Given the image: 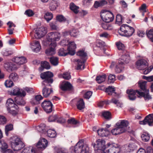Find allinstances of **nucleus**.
<instances>
[{"mask_svg":"<svg viewBox=\"0 0 153 153\" xmlns=\"http://www.w3.org/2000/svg\"><path fill=\"white\" fill-rule=\"evenodd\" d=\"M71 153H88L90 151L87 144H84L83 140H80L74 146L71 147L70 149Z\"/></svg>","mask_w":153,"mask_h":153,"instance_id":"1","label":"nucleus"},{"mask_svg":"<svg viewBox=\"0 0 153 153\" xmlns=\"http://www.w3.org/2000/svg\"><path fill=\"white\" fill-rule=\"evenodd\" d=\"M10 142L11 148L15 151H19L25 146L24 143L16 136L12 137Z\"/></svg>","mask_w":153,"mask_h":153,"instance_id":"2","label":"nucleus"},{"mask_svg":"<svg viewBox=\"0 0 153 153\" xmlns=\"http://www.w3.org/2000/svg\"><path fill=\"white\" fill-rule=\"evenodd\" d=\"M6 105L8 112L13 116L16 115L18 112L19 107L17 105L14 103L12 99H8L7 101Z\"/></svg>","mask_w":153,"mask_h":153,"instance_id":"3","label":"nucleus"},{"mask_svg":"<svg viewBox=\"0 0 153 153\" xmlns=\"http://www.w3.org/2000/svg\"><path fill=\"white\" fill-rule=\"evenodd\" d=\"M135 31L134 28L126 24L122 25L119 31V34L121 36L129 37L131 36Z\"/></svg>","mask_w":153,"mask_h":153,"instance_id":"4","label":"nucleus"},{"mask_svg":"<svg viewBox=\"0 0 153 153\" xmlns=\"http://www.w3.org/2000/svg\"><path fill=\"white\" fill-rule=\"evenodd\" d=\"M130 60V57L128 54L122 55L121 57L119 59L118 63L116 66L115 71L117 73L121 72L123 69L122 65L128 63Z\"/></svg>","mask_w":153,"mask_h":153,"instance_id":"5","label":"nucleus"},{"mask_svg":"<svg viewBox=\"0 0 153 153\" xmlns=\"http://www.w3.org/2000/svg\"><path fill=\"white\" fill-rule=\"evenodd\" d=\"M53 76L52 73L48 71L42 73L40 77L42 79H44L42 83V85H50V83H52L53 81L52 79Z\"/></svg>","mask_w":153,"mask_h":153,"instance_id":"6","label":"nucleus"},{"mask_svg":"<svg viewBox=\"0 0 153 153\" xmlns=\"http://www.w3.org/2000/svg\"><path fill=\"white\" fill-rule=\"evenodd\" d=\"M76 55L79 56L82 60V61H81L80 59H77L76 61L77 62V69L78 70L81 69V67L82 66H83V68L84 69V63L85 61V59L87 56V53L84 50H82L78 51L77 52Z\"/></svg>","mask_w":153,"mask_h":153,"instance_id":"7","label":"nucleus"},{"mask_svg":"<svg viewBox=\"0 0 153 153\" xmlns=\"http://www.w3.org/2000/svg\"><path fill=\"white\" fill-rule=\"evenodd\" d=\"M100 13L101 18L105 22H110L114 20V15L111 12L105 10H102Z\"/></svg>","mask_w":153,"mask_h":153,"instance_id":"8","label":"nucleus"},{"mask_svg":"<svg viewBox=\"0 0 153 153\" xmlns=\"http://www.w3.org/2000/svg\"><path fill=\"white\" fill-rule=\"evenodd\" d=\"M120 151V149L118 144L115 143L107 144V148L105 150V153H118Z\"/></svg>","mask_w":153,"mask_h":153,"instance_id":"9","label":"nucleus"},{"mask_svg":"<svg viewBox=\"0 0 153 153\" xmlns=\"http://www.w3.org/2000/svg\"><path fill=\"white\" fill-rule=\"evenodd\" d=\"M41 106L43 109L47 113H50L52 111L53 105L50 100H45L42 103Z\"/></svg>","mask_w":153,"mask_h":153,"instance_id":"10","label":"nucleus"},{"mask_svg":"<svg viewBox=\"0 0 153 153\" xmlns=\"http://www.w3.org/2000/svg\"><path fill=\"white\" fill-rule=\"evenodd\" d=\"M60 37L59 33L57 32H52L49 33L47 36V39L48 41L54 42L59 41Z\"/></svg>","mask_w":153,"mask_h":153,"instance_id":"11","label":"nucleus"},{"mask_svg":"<svg viewBox=\"0 0 153 153\" xmlns=\"http://www.w3.org/2000/svg\"><path fill=\"white\" fill-rule=\"evenodd\" d=\"M137 68L140 70H144L148 68V64L146 60L143 59L138 60L136 62Z\"/></svg>","mask_w":153,"mask_h":153,"instance_id":"12","label":"nucleus"},{"mask_svg":"<svg viewBox=\"0 0 153 153\" xmlns=\"http://www.w3.org/2000/svg\"><path fill=\"white\" fill-rule=\"evenodd\" d=\"M35 36L38 39H40L43 37L47 33L45 28L42 27L37 28L35 30Z\"/></svg>","mask_w":153,"mask_h":153,"instance_id":"13","label":"nucleus"},{"mask_svg":"<svg viewBox=\"0 0 153 153\" xmlns=\"http://www.w3.org/2000/svg\"><path fill=\"white\" fill-rule=\"evenodd\" d=\"M94 148L95 147L101 149L105 150L107 148V145H105V140L102 139H99L96 141V144L93 145Z\"/></svg>","mask_w":153,"mask_h":153,"instance_id":"14","label":"nucleus"},{"mask_svg":"<svg viewBox=\"0 0 153 153\" xmlns=\"http://www.w3.org/2000/svg\"><path fill=\"white\" fill-rule=\"evenodd\" d=\"M148 123L149 126H151L153 123V114H150L146 116L142 121H139V124L145 125Z\"/></svg>","mask_w":153,"mask_h":153,"instance_id":"15","label":"nucleus"},{"mask_svg":"<svg viewBox=\"0 0 153 153\" xmlns=\"http://www.w3.org/2000/svg\"><path fill=\"white\" fill-rule=\"evenodd\" d=\"M138 95V97H143L145 100H149L152 99L151 96L149 94V90H146L144 92H141L138 90H136Z\"/></svg>","mask_w":153,"mask_h":153,"instance_id":"16","label":"nucleus"},{"mask_svg":"<svg viewBox=\"0 0 153 153\" xmlns=\"http://www.w3.org/2000/svg\"><path fill=\"white\" fill-rule=\"evenodd\" d=\"M48 144L47 140L45 138H42L40 139L36 144V147L39 150H42L45 149Z\"/></svg>","mask_w":153,"mask_h":153,"instance_id":"17","label":"nucleus"},{"mask_svg":"<svg viewBox=\"0 0 153 153\" xmlns=\"http://www.w3.org/2000/svg\"><path fill=\"white\" fill-rule=\"evenodd\" d=\"M115 89L114 87L109 86L105 89V92L109 95L115 97L117 98L120 97V94L115 92Z\"/></svg>","mask_w":153,"mask_h":153,"instance_id":"18","label":"nucleus"},{"mask_svg":"<svg viewBox=\"0 0 153 153\" xmlns=\"http://www.w3.org/2000/svg\"><path fill=\"white\" fill-rule=\"evenodd\" d=\"M60 88L64 91H71L74 90L72 84L68 81L62 83L60 86Z\"/></svg>","mask_w":153,"mask_h":153,"instance_id":"19","label":"nucleus"},{"mask_svg":"<svg viewBox=\"0 0 153 153\" xmlns=\"http://www.w3.org/2000/svg\"><path fill=\"white\" fill-rule=\"evenodd\" d=\"M56 46V42H51L49 45V48L46 49L45 53L48 55H51L55 53V48Z\"/></svg>","mask_w":153,"mask_h":153,"instance_id":"20","label":"nucleus"},{"mask_svg":"<svg viewBox=\"0 0 153 153\" xmlns=\"http://www.w3.org/2000/svg\"><path fill=\"white\" fill-rule=\"evenodd\" d=\"M128 124V122L125 120H120L116 124V126H118L121 129L124 130V132L126 131V128Z\"/></svg>","mask_w":153,"mask_h":153,"instance_id":"21","label":"nucleus"},{"mask_svg":"<svg viewBox=\"0 0 153 153\" xmlns=\"http://www.w3.org/2000/svg\"><path fill=\"white\" fill-rule=\"evenodd\" d=\"M76 48V45L74 42H70L68 45L67 48L69 54L74 55L75 54V49Z\"/></svg>","mask_w":153,"mask_h":153,"instance_id":"22","label":"nucleus"},{"mask_svg":"<svg viewBox=\"0 0 153 153\" xmlns=\"http://www.w3.org/2000/svg\"><path fill=\"white\" fill-rule=\"evenodd\" d=\"M11 93L13 95L17 96V97L23 96L25 97L26 93L22 89L20 90L18 88H14L11 92Z\"/></svg>","mask_w":153,"mask_h":153,"instance_id":"23","label":"nucleus"},{"mask_svg":"<svg viewBox=\"0 0 153 153\" xmlns=\"http://www.w3.org/2000/svg\"><path fill=\"white\" fill-rule=\"evenodd\" d=\"M44 87L42 90V94L43 96L45 98L48 97L50 94L53 92L52 88H49L46 86L47 85H43Z\"/></svg>","mask_w":153,"mask_h":153,"instance_id":"24","label":"nucleus"},{"mask_svg":"<svg viewBox=\"0 0 153 153\" xmlns=\"http://www.w3.org/2000/svg\"><path fill=\"white\" fill-rule=\"evenodd\" d=\"M98 135L101 137H107L110 134V132L106 128H101L97 130Z\"/></svg>","mask_w":153,"mask_h":153,"instance_id":"25","label":"nucleus"},{"mask_svg":"<svg viewBox=\"0 0 153 153\" xmlns=\"http://www.w3.org/2000/svg\"><path fill=\"white\" fill-rule=\"evenodd\" d=\"M4 68L8 71H12L16 69L15 65L12 62H7L4 64Z\"/></svg>","mask_w":153,"mask_h":153,"instance_id":"26","label":"nucleus"},{"mask_svg":"<svg viewBox=\"0 0 153 153\" xmlns=\"http://www.w3.org/2000/svg\"><path fill=\"white\" fill-rule=\"evenodd\" d=\"M23 96L17 97L15 98V101L18 105H24L25 103V101L23 98Z\"/></svg>","mask_w":153,"mask_h":153,"instance_id":"27","label":"nucleus"},{"mask_svg":"<svg viewBox=\"0 0 153 153\" xmlns=\"http://www.w3.org/2000/svg\"><path fill=\"white\" fill-rule=\"evenodd\" d=\"M32 45L34 47L33 51L36 52H39L41 48V46L40 43L37 41H35Z\"/></svg>","mask_w":153,"mask_h":153,"instance_id":"28","label":"nucleus"},{"mask_svg":"<svg viewBox=\"0 0 153 153\" xmlns=\"http://www.w3.org/2000/svg\"><path fill=\"white\" fill-rule=\"evenodd\" d=\"M124 130L121 129L118 126L114 128L113 129L111 130V133L112 134L116 135L118 134H120L124 132Z\"/></svg>","mask_w":153,"mask_h":153,"instance_id":"29","label":"nucleus"},{"mask_svg":"<svg viewBox=\"0 0 153 153\" xmlns=\"http://www.w3.org/2000/svg\"><path fill=\"white\" fill-rule=\"evenodd\" d=\"M77 108L81 110L85 107V103L82 99H80L77 102L76 104Z\"/></svg>","mask_w":153,"mask_h":153,"instance_id":"30","label":"nucleus"},{"mask_svg":"<svg viewBox=\"0 0 153 153\" xmlns=\"http://www.w3.org/2000/svg\"><path fill=\"white\" fill-rule=\"evenodd\" d=\"M70 8L75 14L78 13L79 12V7L73 2L70 3Z\"/></svg>","mask_w":153,"mask_h":153,"instance_id":"31","label":"nucleus"},{"mask_svg":"<svg viewBox=\"0 0 153 153\" xmlns=\"http://www.w3.org/2000/svg\"><path fill=\"white\" fill-rule=\"evenodd\" d=\"M21 153H36V152L33 147L30 146L25 148Z\"/></svg>","mask_w":153,"mask_h":153,"instance_id":"32","label":"nucleus"},{"mask_svg":"<svg viewBox=\"0 0 153 153\" xmlns=\"http://www.w3.org/2000/svg\"><path fill=\"white\" fill-rule=\"evenodd\" d=\"M96 45L97 47L96 48H99L101 50V51L103 52L104 53L105 51V49L104 48V47L105 45V43L101 41H99L97 42Z\"/></svg>","mask_w":153,"mask_h":153,"instance_id":"33","label":"nucleus"},{"mask_svg":"<svg viewBox=\"0 0 153 153\" xmlns=\"http://www.w3.org/2000/svg\"><path fill=\"white\" fill-rule=\"evenodd\" d=\"M58 3L57 1L52 0L50 4V10L52 11L55 10L58 7Z\"/></svg>","mask_w":153,"mask_h":153,"instance_id":"34","label":"nucleus"},{"mask_svg":"<svg viewBox=\"0 0 153 153\" xmlns=\"http://www.w3.org/2000/svg\"><path fill=\"white\" fill-rule=\"evenodd\" d=\"M108 23L104 22L101 23V25L104 29L108 30H111L112 29V26Z\"/></svg>","mask_w":153,"mask_h":153,"instance_id":"35","label":"nucleus"},{"mask_svg":"<svg viewBox=\"0 0 153 153\" xmlns=\"http://www.w3.org/2000/svg\"><path fill=\"white\" fill-rule=\"evenodd\" d=\"M106 78V76L104 74L102 75H99L97 76L96 80L97 82L101 83L104 82Z\"/></svg>","mask_w":153,"mask_h":153,"instance_id":"36","label":"nucleus"},{"mask_svg":"<svg viewBox=\"0 0 153 153\" xmlns=\"http://www.w3.org/2000/svg\"><path fill=\"white\" fill-rule=\"evenodd\" d=\"M102 115L104 118L107 120H109L111 118V114L110 112L108 111L102 112Z\"/></svg>","mask_w":153,"mask_h":153,"instance_id":"37","label":"nucleus"},{"mask_svg":"<svg viewBox=\"0 0 153 153\" xmlns=\"http://www.w3.org/2000/svg\"><path fill=\"white\" fill-rule=\"evenodd\" d=\"M50 61L51 64L54 65H57L59 63L58 58L56 57L52 56L50 58Z\"/></svg>","mask_w":153,"mask_h":153,"instance_id":"38","label":"nucleus"},{"mask_svg":"<svg viewBox=\"0 0 153 153\" xmlns=\"http://www.w3.org/2000/svg\"><path fill=\"white\" fill-rule=\"evenodd\" d=\"M141 137L142 140L145 142L148 141L150 139V135L147 132H144L141 135Z\"/></svg>","mask_w":153,"mask_h":153,"instance_id":"39","label":"nucleus"},{"mask_svg":"<svg viewBox=\"0 0 153 153\" xmlns=\"http://www.w3.org/2000/svg\"><path fill=\"white\" fill-rule=\"evenodd\" d=\"M58 54L59 56H65L69 54L68 51L65 50L63 48H60L58 51Z\"/></svg>","mask_w":153,"mask_h":153,"instance_id":"40","label":"nucleus"},{"mask_svg":"<svg viewBox=\"0 0 153 153\" xmlns=\"http://www.w3.org/2000/svg\"><path fill=\"white\" fill-rule=\"evenodd\" d=\"M47 133L48 136L50 137L54 138L56 135L55 131L53 130L49 129L47 131Z\"/></svg>","mask_w":153,"mask_h":153,"instance_id":"41","label":"nucleus"},{"mask_svg":"<svg viewBox=\"0 0 153 153\" xmlns=\"http://www.w3.org/2000/svg\"><path fill=\"white\" fill-rule=\"evenodd\" d=\"M123 18L120 14H117L116 17L115 23L119 25H120L122 23Z\"/></svg>","mask_w":153,"mask_h":153,"instance_id":"42","label":"nucleus"},{"mask_svg":"<svg viewBox=\"0 0 153 153\" xmlns=\"http://www.w3.org/2000/svg\"><path fill=\"white\" fill-rule=\"evenodd\" d=\"M146 83L147 82L145 81L140 82L138 83L140 88L143 91H145L147 90L146 89Z\"/></svg>","mask_w":153,"mask_h":153,"instance_id":"43","label":"nucleus"},{"mask_svg":"<svg viewBox=\"0 0 153 153\" xmlns=\"http://www.w3.org/2000/svg\"><path fill=\"white\" fill-rule=\"evenodd\" d=\"M9 78L10 79L14 81H16L18 80V76L16 73H13L10 74Z\"/></svg>","mask_w":153,"mask_h":153,"instance_id":"44","label":"nucleus"},{"mask_svg":"<svg viewBox=\"0 0 153 153\" xmlns=\"http://www.w3.org/2000/svg\"><path fill=\"white\" fill-rule=\"evenodd\" d=\"M146 34L148 38L153 42V29H150L148 32L146 31Z\"/></svg>","mask_w":153,"mask_h":153,"instance_id":"45","label":"nucleus"},{"mask_svg":"<svg viewBox=\"0 0 153 153\" xmlns=\"http://www.w3.org/2000/svg\"><path fill=\"white\" fill-rule=\"evenodd\" d=\"M37 129L40 132H44L46 131L45 129V125L44 124H40L37 127Z\"/></svg>","mask_w":153,"mask_h":153,"instance_id":"46","label":"nucleus"},{"mask_svg":"<svg viewBox=\"0 0 153 153\" xmlns=\"http://www.w3.org/2000/svg\"><path fill=\"white\" fill-rule=\"evenodd\" d=\"M53 14L49 12H47L44 16L45 19L48 22H49L53 18Z\"/></svg>","mask_w":153,"mask_h":153,"instance_id":"47","label":"nucleus"},{"mask_svg":"<svg viewBox=\"0 0 153 153\" xmlns=\"http://www.w3.org/2000/svg\"><path fill=\"white\" fill-rule=\"evenodd\" d=\"M41 65L42 68L47 69H49L50 68L49 63L46 61L42 62Z\"/></svg>","mask_w":153,"mask_h":153,"instance_id":"48","label":"nucleus"},{"mask_svg":"<svg viewBox=\"0 0 153 153\" xmlns=\"http://www.w3.org/2000/svg\"><path fill=\"white\" fill-rule=\"evenodd\" d=\"M56 20L59 22H62L65 21L66 19L62 15L59 14L56 17Z\"/></svg>","mask_w":153,"mask_h":153,"instance_id":"49","label":"nucleus"},{"mask_svg":"<svg viewBox=\"0 0 153 153\" xmlns=\"http://www.w3.org/2000/svg\"><path fill=\"white\" fill-rule=\"evenodd\" d=\"M67 122L68 124L72 125H76L79 123V122L74 118H71L68 120Z\"/></svg>","mask_w":153,"mask_h":153,"instance_id":"50","label":"nucleus"},{"mask_svg":"<svg viewBox=\"0 0 153 153\" xmlns=\"http://www.w3.org/2000/svg\"><path fill=\"white\" fill-rule=\"evenodd\" d=\"M116 45L119 50L123 51L124 50V45L122 43L119 42L116 43Z\"/></svg>","mask_w":153,"mask_h":153,"instance_id":"51","label":"nucleus"},{"mask_svg":"<svg viewBox=\"0 0 153 153\" xmlns=\"http://www.w3.org/2000/svg\"><path fill=\"white\" fill-rule=\"evenodd\" d=\"M110 102L108 100H105L104 101H100L98 104V105L99 107H102L104 105H107L109 104Z\"/></svg>","mask_w":153,"mask_h":153,"instance_id":"52","label":"nucleus"},{"mask_svg":"<svg viewBox=\"0 0 153 153\" xmlns=\"http://www.w3.org/2000/svg\"><path fill=\"white\" fill-rule=\"evenodd\" d=\"M79 31L77 30L73 29L70 31V35L73 37H76L79 33Z\"/></svg>","mask_w":153,"mask_h":153,"instance_id":"53","label":"nucleus"},{"mask_svg":"<svg viewBox=\"0 0 153 153\" xmlns=\"http://www.w3.org/2000/svg\"><path fill=\"white\" fill-rule=\"evenodd\" d=\"M62 77L65 79H69L71 78V75L70 73L68 72H64L63 74Z\"/></svg>","mask_w":153,"mask_h":153,"instance_id":"54","label":"nucleus"},{"mask_svg":"<svg viewBox=\"0 0 153 153\" xmlns=\"http://www.w3.org/2000/svg\"><path fill=\"white\" fill-rule=\"evenodd\" d=\"M111 102L115 104L118 107H121L122 104L120 103L119 101L114 98H113L111 100Z\"/></svg>","mask_w":153,"mask_h":153,"instance_id":"55","label":"nucleus"},{"mask_svg":"<svg viewBox=\"0 0 153 153\" xmlns=\"http://www.w3.org/2000/svg\"><path fill=\"white\" fill-rule=\"evenodd\" d=\"M5 85L6 87L10 88L13 85V83L11 80H7L5 82Z\"/></svg>","mask_w":153,"mask_h":153,"instance_id":"56","label":"nucleus"},{"mask_svg":"<svg viewBox=\"0 0 153 153\" xmlns=\"http://www.w3.org/2000/svg\"><path fill=\"white\" fill-rule=\"evenodd\" d=\"M13 129V126L12 125H9L6 126L5 129V134L7 135H8V132Z\"/></svg>","mask_w":153,"mask_h":153,"instance_id":"57","label":"nucleus"},{"mask_svg":"<svg viewBox=\"0 0 153 153\" xmlns=\"http://www.w3.org/2000/svg\"><path fill=\"white\" fill-rule=\"evenodd\" d=\"M57 119V115H52L50 116L48 118V121L50 122L55 121Z\"/></svg>","mask_w":153,"mask_h":153,"instance_id":"58","label":"nucleus"},{"mask_svg":"<svg viewBox=\"0 0 153 153\" xmlns=\"http://www.w3.org/2000/svg\"><path fill=\"white\" fill-rule=\"evenodd\" d=\"M134 90L133 89L127 90L126 92L128 94V96L132 95H135L136 93H137L136 92V90Z\"/></svg>","mask_w":153,"mask_h":153,"instance_id":"59","label":"nucleus"},{"mask_svg":"<svg viewBox=\"0 0 153 153\" xmlns=\"http://www.w3.org/2000/svg\"><path fill=\"white\" fill-rule=\"evenodd\" d=\"M92 94V92L90 91H88L86 92L84 95V97L85 98L87 99H89Z\"/></svg>","mask_w":153,"mask_h":153,"instance_id":"60","label":"nucleus"},{"mask_svg":"<svg viewBox=\"0 0 153 153\" xmlns=\"http://www.w3.org/2000/svg\"><path fill=\"white\" fill-rule=\"evenodd\" d=\"M7 122V119L4 116L0 115V124H4Z\"/></svg>","mask_w":153,"mask_h":153,"instance_id":"61","label":"nucleus"},{"mask_svg":"<svg viewBox=\"0 0 153 153\" xmlns=\"http://www.w3.org/2000/svg\"><path fill=\"white\" fill-rule=\"evenodd\" d=\"M43 99V97L40 95H38L35 96V100L36 101V103L37 104L39 103V101Z\"/></svg>","mask_w":153,"mask_h":153,"instance_id":"62","label":"nucleus"},{"mask_svg":"<svg viewBox=\"0 0 153 153\" xmlns=\"http://www.w3.org/2000/svg\"><path fill=\"white\" fill-rule=\"evenodd\" d=\"M115 79V76L114 75L110 74L108 76V81L110 83L113 82Z\"/></svg>","mask_w":153,"mask_h":153,"instance_id":"63","label":"nucleus"},{"mask_svg":"<svg viewBox=\"0 0 153 153\" xmlns=\"http://www.w3.org/2000/svg\"><path fill=\"white\" fill-rule=\"evenodd\" d=\"M25 14L28 16H32L34 14L32 10L29 9L26 10L25 11Z\"/></svg>","mask_w":153,"mask_h":153,"instance_id":"64","label":"nucleus"}]
</instances>
